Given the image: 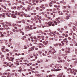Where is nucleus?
I'll list each match as a JSON object with an SVG mask.
<instances>
[{
  "mask_svg": "<svg viewBox=\"0 0 77 77\" xmlns=\"http://www.w3.org/2000/svg\"><path fill=\"white\" fill-rule=\"evenodd\" d=\"M45 24H48V25H49V26H55V25H54V23H53V22H51L50 23L48 22V23H47V22H45Z\"/></svg>",
  "mask_w": 77,
  "mask_h": 77,
  "instance_id": "f257e3e1",
  "label": "nucleus"
},
{
  "mask_svg": "<svg viewBox=\"0 0 77 77\" xmlns=\"http://www.w3.org/2000/svg\"><path fill=\"white\" fill-rule=\"evenodd\" d=\"M52 50H53V52H52L51 53V54H54V53H56V50L55 49H54V48H51Z\"/></svg>",
  "mask_w": 77,
  "mask_h": 77,
  "instance_id": "f03ea898",
  "label": "nucleus"
},
{
  "mask_svg": "<svg viewBox=\"0 0 77 77\" xmlns=\"http://www.w3.org/2000/svg\"><path fill=\"white\" fill-rule=\"evenodd\" d=\"M27 28L26 29V31H29V30H33V28H32V27H29V26H28L26 27ZM27 29H28V30H27Z\"/></svg>",
  "mask_w": 77,
  "mask_h": 77,
  "instance_id": "7ed1b4c3",
  "label": "nucleus"
},
{
  "mask_svg": "<svg viewBox=\"0 0 77 77\" xmlns=\"http://www.w3.org/2000/svg\"><path fill=\"white\" fill-rule=\"evenodd\" d=\"M23 15L25 16V17H26V18H27V17H30V15H27V14H26L24 13L23 14Z\"/></svg>",
  "mask_w": 77,
  "mask_h": 77,
  "instance_id": "20e7f679",
  "label": "nucleus"
},
{
  "mask_svg": "<svg viewBox=\"0 0 77 77\" xmlns=\"http://www.w3.org/2000/svg\"><path fill=\"white\" fill-rule=\"evenodd\" d=\"M14 15H18L19 17H23V16L21 14H20V13H18L17 14L15 13Z\"/></svg>",
  "mask_w": 77,
  "mask_h": 77,
  "instance_id": "39448f33",
  "label": "nucleus"
},
{
  "mask_svg": "<svg viewBox=\"0 0 77 77\" xmlns=\"http://www.w3.org/2000/svg\"><path fill=\"white\" fill-rule=\"evenodd\" d=\"M73 29L74 31L76 30H77V27H75V26H73Z\"/></svg>",
  "mask_w": 77,
  "mask_h": 77,
  "instance_id": "423d86ee",
  "label": "nucleus"
},
{
  "mask_svg": "<svg viewBox=\"0 0 77 77\" xmlns=\"http://www.w3.org/2000/svg\"><path fill=\"white\" fill-rule=\"evenodd\" d=\"M11 16L12 17H13V18H16V16L15 15V14H11Z\"/></svg>",
  "mask_w": 77,
  "mask_h": 77,
  "instance_id": "0eeeda50",
  "label": "nucleus"
},
{
  "mask_svg": "<svg viewBox=\"0 0 77 77\" xmlns=\"http://www.w3.org/2000/svg\"><path fill=\"white\" fill-rule=\"evenodd\" d=\"M10 61H11V62H12V61H13V60L14 59V57H10Z\"/></svg>",
  "mask_w": 77,
  "mask_h": 77,
  "instance_id": "6e6552de",
  "label": "nucleus"
},
{
  "mask_svg": "<svg viewBox=\"0 0 77 77\" xmlns=\"http://www.w3.org/2000/svg\"><path fill=\"white\" fill-rule=\"evenodd\" d=\"M38 45H42V47H43V48H44V47H45V46H44L43 45V44L41 43H39Z\"/></svg>",
  "mask_w": 77,
  "mask_h": 77,
  "instance_id": "1a4fd4ad",
  "label": "nucleus"
},
{
  "mask_svg": "<svg viewBox=\"0 0 77 77\" xmlns=\"http://www.w3.org/2000/svg\"><path fill=\"white\" fill-rule=\"evenodd\" d=\"M70 16L69 15L67 16H66V20H68L69 19V18H70Z\"/></svg>",
  "mask_w": 77,
  "mask_h": 77,
  "instance_id": "9d476101",
  "label": "nucleus"
},
{
  "mask_svg": "<svg viewBox=\"0 0 77 77\" xmlns=\"http://www.w3.org/2000/svg\"><path fill=\"white\" fill-rule=\"evenodd\" d=\"M76 35V34L73 33V39H75V36Z\"/></svg>",
  "mask_w": 77,
  "mask_h": 77,
  "instance_id": "9b49d317",
  "label": "nucleus"
},
{
  "mask_svg": "<svg viewBox=\"0 0 77 77\" xmlns=\"http://www.w3.org/2000/svg\"><path fill=\"white\" fill-rule=\"evenodd\" d=\"M37 45H38V47L40 48H42V46H41V45H39V44H37Z\"/></svg>",
  "mask_w": 77,
  "mask_h": 77,
  "instance_id": "f8f14e48",
  "label": "nucleus"
},
{
  "mask_svg": "<svg viewBox=\"0 0 77 77\" xmlns=\"http://www.w3.org/2000/svg\"><path fill=\"white\" fill-rule=\"evenodd\" d=\"M6 59L8 60H9V61H10V60H11V59H10V58H9V57L8 56L6 57Z\"/></svg>",
  "mask_w": 77,
  "mask_h": 77,
  "instance_id": "ddd939ff",
  "label": "nucleus"
},
{
  "mask_svg": "<svg viewBox=\"0 0 77 77\" xmlns=\"http://www.w3.org/2000/svg\"><path fill=\"white\" fill-rule=\"evenodd\" d=\"M5 15H6V14H5V13H3L2 14V17H3L4 18H5Z\"/></svg>",
  "mask_w": 77,
  "mask_h": 77,
  "instance_id": "4468645a",
  "label": "nucleus"
},
{
  "mask_svg": "<svg viewBox=\"0 0 77 77\" xmlns=\"http://www.w3.org/2000/svg\"><path fill=\"white\" fill-rule=\"evenodd\" d=\"M53 57L54 58V59H56V55L55 54L54 55H53Z\"/></svg>",
  "mask_w": 77,
  "mask_h": 77,
  "instance_id": "2eb2a0df",
  "label": "nucleus"
},
{
  "mask_svg": "<svg viewBox=\"0 0 77 77\" xmlns=\"http://www.w3.org/2000/svg\"><path fill=\"white\" fill-rule=\"evenodd\" d=\"M8 73L7 72H5L3 74V75H8Z\"/></svg>",
  "mask_w": 77,
  "mask_h": 77,
  "instance_id": "dca6fc26",
  "label": "nucleus"
},
{
  "mask_svg": "<svg viewBox=\"0 0 77 77\" xmlns=\"http://www.w3.org/2000/svg\"><path fill=\"white\" fill-rule=\"evenodd\" d=\"M43 44H44L45 45H46L47 44V43L46 42H43Z\"/></svg>",
  "mask_w": 77,
  "mask_h": 77,
  "instance_id": "f3484780",
  "label": "nucleus"
},
{
  "mask_svg": "<svg viewBox=\"0 0 77 77\" xmlns=\"http://www.w3.org/2000/svg\"><path fill=\"white\" fill-rule=\"evenodd\" d=\"M54 47H56L57 46H58V44L57 43L54 44Z\"/></svg>",
  "mask_w": 77,
  "mask_h": 77,
  "instance_id": "a211bd4d",
  "label": "nucleus"
},
{
  "mask_svg": "<svg viewBox=\"0 0 77 77\" xmlns=\"http://www.w3.org/2000/svg\"><path fill=\"white\" fill-rule=\"evenodd\" d=\"M5 51H7V52H9V51H10L8 49H5Z\"/></svg>",
  "mask_w": 77,
  "mask_h": 77,
  "instance_id": "6ab92c4d",
  "label": "nucleus"
},
{
  "mask_svg": "<svg viewBox=\"0 0 77 77\" xmlns=\"http://www.w3.org/2000/svg\"><path fill=\"white\" fill-rule=\"evenodd\" d=\"M17 9L18 11H20V7L19 6H17Z\"/></svg>",
  "mask_w": 77,
  "mask_h": 77,
  "instance_id": "aec40b11",
  "label": "nucleus"
},
{
  "mask_svg": "<svg viewBox=\"0 0 77 77\" xmlns=\"http://www.w3.org/2000/svg\"><path fill=\"white\" fill-rule=\"evenodd\" d=\"M37 37V38H39V39H41L42 38V37L41 36H39V35H38Z\"/></svg>",
  "mask_w": 77,
  "mask_h": 77,
  "instance_id": "412c9836",
  "label": "nucleus"
},
{
  "mask_svg": "<svg viewBox=\"0 0 77 77\" xmlns=\"http://www.w3.org/2000/svg\"><path fill=\"white\" fill-rule=\"evenodd\" d=\"M35 46H33L32 47H31L32 49L33 50H35Z\"/></svg>",
  "mask_w": 77,
  "mask_h": 77,
  "instance_id": "4be33fe9",
  "label": "nucleus"
},
{
  "mask_svg": "<svg viewBox=\"0 0 77 77\" xmlns=\"http://www.w3.org/2000/svg\"><path fill=\"white\" fill-rule=\"evenodd\" d=\"M66 40H67V38H65V39H63V42H65L66 41Z\"/></svg>",
  "mask_w": 77,
  "mask_h": 77,
  "instance_id": "5701e85b",
  "label": "nucleus"
},
{
  "mask_svg": "<svg viewBox=\"0 0 77 77\" xmlns=\"http://www.w3.org/2000/svg\"><path fill=\"white\" fill-rule=\"evenodd\" d=\"M61 70V69H56L55 70V71H60Z\"/></svg>",
  "mask_w": 77,
  "mask_h": 77,
  "instance_id": "b1692460",
  "label": "nucleus"
},
{
  "mask_svg": "<svg viewBox=\"0 0 77 77\" xmlns=\"http://www.w3.org/2000/svg\"><path fill=\"white\" fill-rule=\"evenodd\" d=\"M20 33H22V35H24V32H23V31H20Z\"/></svg>",
  "mask_w": 77,
  "mask_h": 77,
  "instance_id": "393cba45",
  "label": "nucleus"
},
{
  "mask_svg": "<svg viewBox=\"0 0 77 77\" xmlns=\"http://www.w3.org/2000/svg\"><path fill=\"white\" fill-rule=\"evenodd\" d=\"M27 10L28 11H30V8L29 7L27 8Z\"/></svg>",
  "mask_w": 77,
  "mask_h": 77,
  "instance_id": "a878e982",
  "label": "nucleus"
},
{
  "mask_svg": "<svg viewBox=\"0 0 77 77\" xmlns=\"http://www.w3.org/2000/svg\"><path fill=\"white\" fill-rule=\"evenodd\" d=\"M58 38H59V39H61V38H62V36L59 35L58 37Z\"/></svg>",
  "mask_w": 77,
  "mask_h": 77,
  "instance_id": "bb28decb",
  "label": "nucleus"
},
{
  "mask_svg": "<svg viewBox=\"0 0 77 77\" xmlns=\"http://www.w3.org/2000/svg\"><path fill=\"white\" fill-rule=\"evenodd\" d=\"M48 20H52V19H51V18L50 17H48Z\"/></svg>",
  "mask_w": 77,
  "mask_h": 77,
  "instance_id": "cd10ccee",
  "label": "nucleus"
},
{
  "mask_svg": "<svg viewBox=\"0 0 77 77\" xmlns=\"http://www.w3.org/2000/svg\"><path fill=\"white\" fill-rule=\"evenodd\" d=\"M58 44V45H59L60 46H62V44H61V43H57Z\"/></svg>",
  "mask_w": 77,
  "mask_h": 77,
  "instance_id": "c85d7f7f",
  "label": "nucleus"
},
{
  "mask_svg": "<svg viewBox=\"0 0 77 77\" xmlns=\"http://www.w3.org/2000/svg\"><path fill=\"white\" fill-rule=\"evenodd\" d=\"M72 24V23L71 22H70L69 24L68 25L69 27H71V24Z\"/></svg>",
  "mask_w": 77,
  "mask_h": 77,
  "instance_id": "c756f323",
  "label": "nucleus"
},
{
  "mask_svg": "<svg viewBox=\"0 0 77 77\" xmlns=\"http://www.w3.org/2000/svg\"><path fill=\"white\" fill-rule=\"evenodd\" d=\"M54 23H55V25H57V22H56V21H54Z\"/></svg>",
  "mask_w": 77,
  "mask_h": 77,
  "instance_id": "7c9ffc66",
  "label": "nucleus"
},
{
  "mask_svg": "<svg viewBox=\"0 0 77 77\" xmlns=\"http://www.w3.org/2000/svg\"><path fill=\"white\" fill-rule=\"evenodd\" d=\"M9 53H10V56H11L12 55V52H10Z\"/></svg>",
  "mask_w": 77,
  "mask_h": 77,
  "instance_id": "2f4dec72",
  "label": "nucleus"
},
{
  "mask_svg": "<svg viewBox=\"0 0 77 77\" xmlns=\"http://www.w3.org/2000/svg\"><path fill=\"white\" fill-rule=\"evenodd\" d=\"M57 35H58V36H60V34H59V33L58 32H57Z\"/></svg>",
  "mask_w": 77,
  "mask_h": 77,
  "instance_id": "473e14b6",
  "label": "nucleus"
},
{
  "mask_svg": "<svg viewBox=\"0 0 77 77\" xmlns=\"http://www.w3.org/2000/svg\"><path fill=\"white\" fill-rule=\"evenodd\" d=\"M65 42H66V45H68V44L67 43H68V40H66Z\"/></svg>",
  "mask_w": 77,
  "mask_h": 77,
  "instance_id": "72a5a7b5",
  "label": "nucleus"
},
{
  "mask_svg": "<svg viewBox=\"0 0 77 77\" xmlns=\"http://www.w3.org/2000/svg\"><path fill=\"white\" fill-rule=\"evenodd\" d=\"M39 9H40V8H39L38 7H37L36 8V10H39Z\"/></svg>",
  "mask_w": 77,
  "mask_h": 77,
  "instance_id": "f704fd0d",
  "label": "nucleus"
},
{
  "mask_svg": "<svg viewBox=\"0 0 77 77\" xmlns=\"http://www.w3.org/2000/svg\"><path fill=\"white\" fill-rule=\"evenodd\" d=\"M7 77H10V75L8 73L7 75Z\"/></svg>",
  "mask_w": 77,
  "mask_h": 77,
  "instance_id": "c9c22d12",
  "label": "nucleus"
},
{
  "mask_svg": "<svg viewBox=\"0 0 77 77\" xmlns=\"http://www.w3.org/2000/svg\"><path fill=\"white\" fill-rule=\"evenodd\" d=\"M52 52H53V51H52L50 50L49 51V54H50V53H51Z\"/></svg>",
  "mask_w": 77,
  "mask_h": 77,
  "instance_id": "e433bc0d",
  "label": "nucleus"
},
{
  "mask_svg": "<svg viewBox=\"0 0 77 77\" xmlns=\"http://www.w3.org/2000/svg\"><path fill=\"white\" fill-rule=\"evenodd\" d=\"M54 2V1H52L51 2H50L49 5H52V4H53V3Z\"/></svg>",
  "mask_w": 77,
  "mask_h": 77,
  "instance_id": "4c0bfd02",
  "label": "nucleus"
},
{
  "mask_svg": "<svg viewBox=\"0 0 77 77\" xmlns=\"http://www.w3.org/2000/svg\"><path fill=\"white\" fill-rule=\"evenodd\" d=\"M63 8V9H66V7L64 6Z\"/></svg>",
  "mask_w": 77,
  "mask_h": 77,
  "instance_id": "58836bf2",
  "label": "nucleus"
},
{
  "mask_svg": "<svg viewBox=\"0 0 77 77\" xmlns=\"http://www.w3.org/2000/svg\"><path fill=\"white\" fill-rule=\"evenodd\" d=\"M75 26H77V21H75Z\"/></svg>",
  "mask_w": 77,
  "mask_h": 77,
  "instance_id": "ea45409f",
  "label": "nucleus"
},
{
  "mask_svg": "<svg viewBox=\"0 0 77 77\" xmlns=\"http://www.w3.org/2000/svg\"><path fill=\"white\" fill-rule=\"evenodd\" d=\"M18 27H21V25H18Z\"/></svg>",
  "mask_w": 77,
  "mask_h": 77,
  "instance_id": "a19ab883",
  "label": "nucleus"
},
{
  "mask_svg": "<svg viewBox=\"0 0 77 77\" xmlns=\"http://www.w3.org/2000/svg\"><path fill=\"white\" fill-rule=\"evenodd\" d=\"M22 22H23V23H25V21L24 20H22Z\"/></svg>",
  "mask_w": 77,
  "mask_h": 77,
  "instance_id": "79ce46f5",
  "label": "nucleus"
},
{
  "mask_svg": "<svg viewBox=\"0 0 77 77\" xmlns=\"http://www.w3.org/2000/svg\"><path fill=\"white\" fill-rule=\"evenodd\" d=\"M3 36H4V35H3V34H1V38L2 37H3Z\"/></svg>",
  "mask_w": 77,
  "mask_h": 77,
  "instance_id": "37998d69",
  "label": "nucleus"
},
{
  "mask_svg": "<svg viewBox=\"0 0 77 77\" xmlns=\"http://www.w3.org/2000/svg\"><path fill=\"white\" fill-rule=\"evenodd\" d=\"M75 53H76V54H77V49H75Z\"/></svg>",
  "mask_w": 77,
  "mask_h": 77,
  "instance_id": "c03bdc74",
  "label": "nucleus"
},
{
  "mask_svg": "<svg viewBox=\"0 0 77 77\" xmlns=\"http://www.w3.org/2000/svg\"><path fill=\"white\" fill-rule=\"evenodd\" d=\"M43 6H44V5H42V6H40V8H43Z\"/></svg>",
  "mask_w": 77,
  "mask_h": 77,
  "instance_id": "a18cd8bd",
  "label": "nucleus"
},
{
  "mask_svg": "<svg viewBox=\"0 0 77 77\" xmlns=\"http://www.w3.org/2000/svg\"><path fill=\"white\" fill-rule=\"evenodd\" d=\"M4 57V55H2L1 56V58H3V57Z\"/></svg>",
  "mask_w": 77,
  "mask_h": 77,
  "instance_id": "49530a36",
  "label": "nucleus"
},
{
  "mask_svg": "<svg viewBox=\"0 0 77 77\" xmlns=\"http://www.w3.org/2000/svg\"><path fill=\"white\" fill-rule=\"evenodd\" d=\"M48 77H53V76H52V75H48Z\"/></svg>",
  "mask_w": 77,
  "mask_h": 77,
  "instance_id": "de8ad7c7",
  "label": "nucleus"
},
{
  "mask_svg": "<svg viewBox=\"0 0 77 77\" xmlns=\"http://www.w3.org/2000/svg\"><path fill=\"white\" fill-rule=\"evenodd\" d=\"M31 35H32V33H31V34H29L28 35L29 36H31Z\"/></svg>",
  "mask_w": 77,
  "mask_h": 77,
  "instance_id": "09e8293b",
  "label": "nucleus"
},
{
  "mask_svg": "<svg viewBox=\"0 0 77 77\" xmlns=\"http://www.w3.org/2000/svg\"><path fill=\"white\" fill-rule=\"evenodd\" d=\"M8 25L9 26H11V24H10V23H8Z\"/></svg>",
  "mask_w": 77,
  "mask_h": 77,
  "instance_id": "8fccbe9b",
  "label": "nucleus"
},
{
  "mask_svg": "<svg viewBox=\"0 0 77 77\" xmlns=\"http://www.w3.org/2000/svg\"><path fill=\"white\" fill-rule=\"evenodd\" d=\"M49 40H53V38H49Z\"/></svg>",
  "mask_w": 77,
  "mask_h": 77,
  "instance_id": "3c124183",
  "label": "nucleus"
},
{
  "mask_svg": "<svg viewBox=\"0 0 77 77\" xmlns=\"http://www.w3.org/2000/svg\"><path fill=\"white\" fill-rule=\"evenodd\" d=\"M3 66H4L5 67H7V65H6L5 64H4L3 65Z\"/></svg>",
  "mask_w": 77,
  "mask_h": 77,
  "instance_id": "603ef678",
  "label": "nucleus"
},
{
  "mask_svg": "<svg viewBox=\"0 0 77 77\" xmlns=\"http://www.w3.org/2000/svg\"><path fill=\"white\" fill-rule=\"evenodd\" d=\"M35 59H33V60H31V62H33V61H35Z\"/></svg>",
  "mask_w": 77,
  "mask_h": 77,
  "instance_id": "864d4df0",
  "label": "nucleus"
},
{
  "mask_svg": "<svg viewBox=\"0 0 77 77\" xmlns=\"http://www.w3.org/2000/svg\"><path fill=\"white\" fill-rule=\"evenodd\" d=\"M49 11H50V12H52V11H53V10L52 9H50Z\"/></svg>",
  "mask_w": 77,
  "mask_h": 77,
  "instance_id": "5fc2aeb1",
  "label": "nucleus"
},
{
  "mask_svg": "<svg viewBox=\"0 0 77 77\" xmlns=\"http://www.w3.org/2000/svg\"><path fill=\"white\" fill-rule=\"evenodd\" d=\"M16 8H17V7H16V6H14V10H16Z\"/></svg>",
  "mask_w": 77,
  "mask_h": 77,
  "instance_id": "6e6d98bb",
  "label": "nucleus"
},
{
  "mask_svg": "<svg viewBox=\"0 0 77 77\" xmlns=\"http://www.w3.org/2000/svg\"><path fill=\"white\" fill-rule=\"evenodd\" d=\"M39 41L40 42H42V41L41 40H40V39H39Z\"/></svg>",
  "mask_w": 77,
  "mask_h": 77,
  "instance_id": "4d7b16f0",
  "label": "nucleus"
},
{
  "mask_svg": "<svg viewBox=\"0 0 77 77\" xmlns=\"http://www.w3.org/2000/svg\"><path fill=\"white\" fill-rule=\"evenodd\" d=\"M30 51H33V50L32 48H30Z\"/></svg>",
  "mask_w": 77,
  "mask_h": 77,
  "instance_id": "13d9d810",
  "label": "nucleus"
},
{
  "mask_svg": "<svg viewBox=\"0 0 77 77\" xmlns=\"http://www.w3.org/2000/svg\"><path fill=\"white\" fill-rule=\"evenodd\" d=\"M29 5H30L31 6H33V4L31 3H29Z\"/></svg>",
  "mask_w": 77,
  "mask_h": 77,
  "instance_id": "bf43d9fd",
  "label": "nucleus"
},
{
  "mask_svg": "<svg viewBox=\"0 0 77 77\" xmlns=\"http://www.w3.org/2000/svg\"><path fill=\"white\" fill-rule=\"evenodd\" d=\"M39 3H41V2H42V0H39Z\"/></svg>",
  "mask_w": 77,
  "mask_h": 77,
  "instance_id": "052dcab7",
  "label": "nucleus"
},
{
  "mask_svg": "<svg viewBox=\"0 0 77 77\" xmlns=\"http://www.w3.org/2000/svg\"><path fill=\"white\" fill-rule=\"evenodd\" d=\"M57 23H58V24H59V23H60V22L59 20H57Z\"/></svg>",
  "mask_w": 77,
  "mask_h": 77,
  "instance_id": "680f3d73",
  "label": "nucleus"
},
{
  "mask_svg": "<svg viewBox=\"0 0 77 77\" xmlns=\"http://www.w3.org/2000/svg\"><path fill=\"white\" fill-rule=\"evenodd\" d=\"M30 38L31 39H33V36H30Z\"/></svg>",
  "mask_w": 77,
  "mask_h": 77,
  "instance_id": "e2e57ef3",
  "label": "nucleus"
},
{
  "mask_svg": "<svg viewBox=\"0 0 77 77\" xmlns=\"http://www.w3.org/2000/svg\"><path fill=\"white\" fill-rule=\"evenodd\" d=\"M21 67H22L21 66H20L19 67L20 69H21V70L22 69V68H21Z\"/></svg>",
  "mask_w": 77,
  "mask_h": 77,
  "instance_id": "0e129e2a",
  "label": "nucleus"
},
{
  "mask_svg": "<svg viewBox=\"0 0 77 77\" xmlns=\"http://www.w3.org/2000/svg\"><path fill=\"white\" fill-rule=\"evenodd\" d=\"M66 38H67L68 37V35L66 34L65 36Z\"/></svg>",
  "mask_w": 77,
  "mask_h": 77,
  "instance_id": "69168bd1",
  "label": "nucleus"
},
{
  "mask_svg": "<svg viewBox=\"0 0 77 77\" xmlns=\"http://www.w3.org/2000/svg\"><path fill=\"white\" fill-rule=\"evenodd\" d=\"M11 9H14V8L13 7H11Z\"/></svg>",
  "mask_w": 77,
  "mask_h": 77,
  "instance_id": "338daca9",
  "label": "nucleus"
},
{
  "mask_svg": "<svg viewBox=\"0 0 77 77\" xmlns=\"http://www.w3.org/2000/svg\"><path fill=\"white\" fill-rule=\"evenodd\" d=\"M37 63H41V61H40L39 60H38V61H37Z\"/></svg>",
  "mask_w": 77,
  "mask_h": 77,
  "instance_id": "774afa93",
  "label": "nucleus"
}]
</instances>
